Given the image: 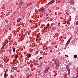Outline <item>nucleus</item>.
Instances as JSON below:
<instances>
[{
    "mask_svg": "<svg viewBox=\"0 0 78 78\" xmlns=\"http://www.w3.org/2000/svg\"><path fill=\"white\" fill-rule=\"evenodd\" d=\"M59 62L58 60H56L55 61V64L56 65L59 66Z\"/></svg>",
    "mask_w": 78,
    "mask_h": 78,
    "instance_id": "obj_1",
    "label": "nucleus"
},
{
    "mask_svg": "<svg viewBox=\"0 0 78 78\" xmlns=\"http://www.w3.org/2000/svg\"><path fill=\"white\" fill-rule=\"evenodd\" d=\"M66 69L68 72V75H70V69H69V67H67L66 68Z\"/></svg>",
    "mask_w": 78,
    "mask_h": 78,
    "instance_id": "obj_2",
    "label": "nucleus"
},
{
    "mask_svg": "<svg viewBox=\"0 0 78 78\" xmlns=\"http://www.w3.org/2000/svg\"><path fill=\"white\" fill-rule=\"evenodd\" d=\"M11 72H13L14 71V67H11Z\"/></svg>",
    "mask_w": 78,
    "mask_h": 78,
    "instance_id": "obj_3",
    "label": "nucleus"
},
{
    "mask_svg": "<svg viewBox=\"0 0 78 78\" xmlns=\"http://www.w3.org/2000/svg\"><path fill=\"white\" fill-rule=\"evenodd\" d=\"M55 2V0H52L51 2H50L49 3H48V5H51V4H52V3H53Z\"/></svg>",
    "mask_w": 78,
    "mask_h": 78,
    "instance_id": "obj_4",
    "label": "nucleus"
},
{
    "mask_svg": "<svg viewBox=\"0 0 78 78\" xmlns=\"http://www.w3.org/2000/svg\"><path fill=\"white\" fill-rule=\"evenodd\" d=\"M70 40H71V39H70V38H69L66 44V45H68L69 44V42H70Z\"/></svg>",
    "mask_w": 78,
    "mask_h": 78,
    "instance_id": "obj_5",
    "label": "nucleus"
},
{
    "mask_svg": "<svg viewBox=\"0 0 78 78\" xmlns=\"http://www.w3.org/2000/svg\"><path fill=\"white\" fill-rule=\"evenodd\" d=\"M38 39H39V35L38 34H37V38L36 40V42H37L38 41Z\"/></svg>",
    "mask_w": 78,
    "mask_h": 78,
    "instance_id": "obj_6",
    "label": "nucleus"
},
{
    "mask_svg": "<svg viewBox=\"0 0 78 78\" xmlns=\"http://www.w3.org/2000/svg\"><path fill=\"white\" fill-rule=\"evenodd\" d=\"M20 20H21V18H19L17 20V22H20Z\"/></svg>",
    "mask_w": 78,
    "mask_h": 78,
    "instance_id": "obj_7",
    "label": "nucleus"
},
{
    "mask_svg": "<svg viewBox=\"0 0 78 78\" xmlns=\"http://www.w3.org/2000/svg\"><path fill=\"white\" fill-rule=\"evenodd\" d=\"M66 23H67V24H68V25H70V22H69V20H68L67 21Z\"/></svg>",
    "mask_w": 78,
    "mask_h": 78,
    "instance_id": "obj_8",
    "label": "nucleus"
},
{
    "mask_svg": "<svg viewBox=\"0 0 78 78\" xmlns=\"http://www.w3.org/2000/svg\"><path fill=\"white\" fill-rule=\"evenodd\" d=\"M31 56V54H29L27 55L28 58H30V57Z\"/></svg>",
    "mask_w": 78,
    "mask_h": 78,
    "instance_id": "obj_9",
    "label": "nucleus"
},
{
    "mask_svg": "<svg viewBox=\"0 0 78 78\" xmlns=\"http://www.w3.org/2000/svg\"><path fill=\"white\" fill-rule=\"evenodd\" d=\"M55 29H56V28H55L53 27V28H52L51 30L52 31H54V30H55Z\"/></svg>",
    "mask_w": 78,
    "mask_h": 78,
    "instance_id": "obj_10",
    "label": "nucleus"
},
{
    "mask_svg": "<svg viewBox=\"0 0 78 78\" xmlns=\"http://www.w3.org/2000/svg\"><path fill=\"white\" fill-rule=\"evenodd\" d=\"M47 71H48V69H46V70L44 71V73H47Z\"/></svg>",
    "mask_w": 78,
    "mask_h": 78,
    "instance_id": "obj_11",
    "label": "nucleus"
},
{
    "mask_svg": "<svg viewBox=\"0 0 78 78\" xmlns=\"http://www.w3.org/2000/svg\"><path fill=\"white\" fill-rule=\"evenodd\" d=\"M58 67H59V65H56V66H55L56 69H58Z\"/></svg>",
    "mask_w": 78,
    "mask_h": 78,
    "instance_id": "obj_12",
    "label": "nucleus"
},
{
    "mask_svg": "<svg viewBox=\"0 0 78 78\" xmlns=\"http://www.w3.org/2000/svg\"><path fill=\"white\" fill-rule=\"evenodd\" d=\"M70 3L71 4H73V1H70Z\"/></svg>",
    "mask_w": 78,
    "mask_h": 78,
    "instance_id": "obj_13",
    "label": "nucleus"
},
{
    "mask_svg": "<svg viewBox=\"0 0 78 78\" xmlns=\"http://www.w3.org/2000/svg\"><path fill=\"white\" fill-rule=\"evenodd\" d=\"M7 76H6V73H5L4 74V78H6Z\"/></svg>",
    "mask_w": 78,
    "mask_h": 78,
    "instance_id": "obj_14",
    "label": "nucleus"
},
{
    "mask_svg": "<svg viewBox=\"0 0 78 78\" xmlns=\"http://www.w3.org/2000/svg\"><path fill=\"white\" fill-rule=\"evenodd\" d=\"M41 66V62H40V63H39L38 66H39V67H40Z\"/></svg>",
    "mask_w": 78,
    "mask_h": 78,
    "instance_id": "obj_15",
    "label": "nucleus"
},
{
    "mask_svg": "<svg viewBox=\"0 0 78 78\" xmlns=\"http://www.w3.org/2000/svg\"><path fill=\"white\" fill-rule=\"evenodd\" d=\"M74 58H76L77 57V55H74Z\"/></svg>",
    "mask_w": 78,
    "mask_h": 78,
    "instance_id": "obj_16",
    "label": "nucleus"
},
{
    "mask_svg": "<svg viewBox=\"0 0 78 78\" xmlns=\"http://www.w3.org/2000/svg\"><path fill=\"white\" fill-rule=\"evenodd\" d=\"M19 4H21V5H22L23 4V2H19Z\"/></svg>",
    "mask_w": 78,
    "mask_h": 78,
    "instance_id": "obj_17",
    "label": "nucleus"
},
{
    "mask_svg": "<svg viewBox=\"0 0 78 78\" xmlns=\"http://www.w3.org/2000/svg\"><path fill=\"white\" fill-rule=\"evenodd\" d=\"M25 36V35H23L21 36V37L23 38V37H24Z\"/></svg>",
    "mask_w": 78,
    "mask_h": 78,
    "instance_id": "obj_18",
    "label": "nucleus"
},
{
    "mask_svg": "<svg viewBox=\"0 0 78 78\" xmlns=\"http://www.w3.org/2000/svg\"><path fill=\"white\" fill-rule=\"evenodd\" d=\"M38 53H39V51H37L35 52L36 55H37V54H38Z\"/></svg>",
    "mask_w": 78,
    "mask_h": 78,
    "instance_id": "obj_19",
    "label": "nucleus"
},
{
    "mask_svg": "<svg viewBox=\"0 0 78 78\" xmlns=\"http://www.w3.org/2000/svg\"><path fill=\"white\" fill-rule=\"evenodd\" d=\"M29 5H31V3H29L27 4V6H29Z\"/></svg>",
    "mask_w": 78,
    "mask_h": 78,
    "instance_id": "obj_20",
    "label": "nucleus"
},
{
    "mask_svg": "<svg viewBox=\"0 0 78 78\" xmlns=\"http://www.w3.org/2000/svg\"><path fill=\"white\" fill-rule=\"evenodd\" d=\"M15 50H16V49H15V48H14L13 49V51L14 52H15Z\"/></svg>",
    "mask_w": 78,
    "mask_h": 78,
    "instance_id": "obj_21",
    "label": "nucleus"
},
{
    "mask_svg": "<svg viewBox=\"0 0 78 78\" xmlns=\"http://www.w3.org/2000/svg\"><path fill=\"white\" fill-rule=\"evenodd\" d=\"M17 57H18V55H17V54H16V58H17Z\"/></svg>",
    "mask_w": 78,
    "mask_h": 78,
    "instance_id": "obj_22",
    "label": "nucleus"
},
{
    "mask_svg": "<svg viewBox=\"0 0 78 78\" xmlns=\"http://www.w3.org/2000/svg\"><path fill=\"white\" fill-rule=\"evenodd\" d=\"M42 57H41L39 58V60H41V59H42Z\"/></svg>",
    "mask_w": 78,
    "mask_h": 78,
    "instance_id": "obj_23",
    "label": "nucleus"
},
{
    "mask_svg": "<svg viewBox=\"0 0 78 78\" xmlns=\"http://www.w3.org/2000/svg\"><path fill=\"white\" fill-rule=\"evenodd\" d=\"M16 61V59L15 58L13 60V62H15Z\"/></svg>",
    "mask_w": 78,
    "mask_h": 78,
    "instance_id": "obj_24",
    "label": "nucleus"
},
{
    "mask_svg": "<svg viewBox=\"0 0 78 78\" xmlns=\"http://www.w3.org/2000/svg\"><path fill=\"white\" fill-rule=\"evenodd\" d=\"M4 47H5L3 45V46H2V48H1V50H2V49H3Z\"/></svg>",
    "mask_w": 78,
    "mask_h": 78,
    "instance_id": "obj_25",
    "label": "nucleus"
},
{
    "mask_svg": "<svg viewBox=\"0 0 78 78\" xmlns=\"http://www.w3.org/2000/svg\"><path fill=\"white\" fill-rule=\"evenodd\" d=\"M65 78H69V77H67V76H66V75H65Z\"/></svg>",
    "mask_w": 78,
    "mask_h": 78,
    "instance_id": "obj_26",
    "label": "nucleus"
},
{
    "mask_svg": "<svg viewBox=\"0 0 78 78\" xmlns=\"http://www.w3.org/2000/svg\"><path fill=\"white\" fill-rule=\"evenodd\" d=\"M6 44L7 43H5L4 45L3 46H4V47H5L6 46Z\"/></svg>",
    "mask_w": 78,
    "mask_h": 78,
    "instance_id": "obj_27",
    "label": "nucleus"
},
{
    "mask_svg": "<svg viewBox=\"0 0 78 78\" xmlns=\"http://www.w3.org/2000/svg\"><path fill=\"white\" fill-rule=\"evenodd\" d=\"M48 27H49L50 26V24L48 23L47 24Z\"/></svg>",
    "mask_w": 78,
    "mask_h": 78,
    "instance_id": "obj_28",
    "label": "nucleus"
},
{
    "mask_svg": "<svg viewBox=\"0 0 78 78\" xmlns=\"http://www.w3.org/2000/svg\"><path fill=\"white\" fill-rule=\"evenodd\" d=\"M65 56H66V57H68V58H69V56L67 55H65Z\"/></svg>",
    "mask_w": 78,
    "mask_h": 78,
    "instance_id": "obj_29",
    "label": "nucleus"
},
{
    "mask_svg": "<svg viewBox=\"0 0 78 78\" xmlns=\"http://www.w3.org/2000/svg\"><path fill=\"white\" fill-rule=\"evenodd\" d=\"M71 65V63H69L68 64V66H70Z\"/></svg>",
    "mask_w": 78,
    "mask_h": 78,
    "instance_id": "obj_30",
    "label": "nucleus"
},
{
    "mask_svg": "<svg viewBox=\"0 0 78 78\" xmlns=\"http://www.w3.org/2000/svg\"><path fill=\"white\" fill-rule=\"evenodd\" d=\"M8 15H9V13H8V14H7L6 16H8Z\"/></svg>",
    "mask_w": 78,
    "mask_h": 78,
    "instance_id": "obj_31",
    "label": "nucleus"
},
{
    "mask_svg": "<svg viewBox=\"0 0 78 78\" xmlns=\"http://www.w3.org/2000/svg\"><path fill=\"white\" fill-rule=\"evenodd\" d=\"M46 29V27H44V30H45Z\"/></svg>",
    "mask_w": 78,
    "mask_h": 78,
    "instance_id": "obj_32",
    "label": "nucleus"
},
{
    "mask_svg": "<svg viewBox=\"0 0 78 78\" xmlns=\"http://www.w3.org/2000/svg\"><path fill=\"white\" fill-rule=\"evenodd\" d=\"M49 15L48 14H47L46 15V16H48Z\"/></svg>",
    "mask_w": 78,
    "mask_h": 78,
    "instance_id": "obj_33",
    "label": "nucleus"
},
{
    "mask_svg": "<svg viewBox=\"0 0 78 78\" xmlns=\"http://www.w3.org/2000/svg\"><path fill=\"white\" fill-rule=\"evenodd\" d=\"M38 61H35V62H38Z\"/></svg>",
    "mask_w": 78,
    "mask_h": 78,
    "instance_id": "obj_34",
    "label": "nucleus"
},
{
    "mask_svg": "<svg viewBox=\"0 0 78 78\" xmlns=\"http://www.w3.org/2000/svg\"><path fill=\"white\" fill-rule=\"evenodd\" d=\"M41 12H43L44 11V10H42L41 11Z\"/></svg>",
    "mask_w": 78,
    "mask_h": 78,
    "instance_id": "obj_35",
    "label": "nucleus"
},
{
    "mask_svg": "<svg viewBox=\"0 0 78 78\" xmlns=\"http://www.w3.org/2000/svg\"><path fill=\"white\" fill-rule=\"evenodd\" d=\"M77 70H78V67H77Z\"/></svg>",
    "mask_w": 78,
    "mask_h": 78,
    "instance_id": "obj_36",
    "label": "nucleus"
},
{
    "mask_svg": "<svg viewBox=\"0 0 78 78\" xmlns=\"http://www.w3.org/2000/svg\"><path fill=\"white\" fill-rule=\"evenodd\" d=\"M46 48V49H47V48Z\"/></svg>",
    "mask_w": 78,
    "mask_h": 78,
    "instance_id": "obj_37",
    "label": "nucleus"
}]
</instances>
